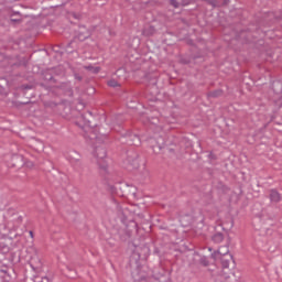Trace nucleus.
Returning <instances> with one entry per match:
<instances>
[{"mask_svg":"<svg viewBox=\"0 0 282 282\" xmlns=\"http://www.w3.org/2000/svg\"><path fill=\"white\" fill-rule=\"evenodd\" d=\"M96 158H97V164L99 167V171L101 173V175H105V173H107V160H105L107 158V150L102 149V148H97L96 149Z\"/></svg>","mask_w":282,"mask_h":282,"instance_id":"obj_1","label":"nucleus"},{"mask_svg":"<svg viewBox=\"0 0 282 282\" xmlns=\"http://www.w3.org/2000/svg\"><path fill=\"white\" fill-rule=\"evenodd\" d=\"M148 143L150 144L152 151H154V153H160V151H162V148L164 147V138L159 137L158 139L155 138H150L148 140Z\"/></svg>","mask_w":282,"mask_h":282,"instance_id":"obj_2","label":"nucleus"},{"mask_svg":"<svg viewBox=\"0 0 282 282\" xmlns=\"http://www.w3.org/2000/svg\"><path fill=\"white\" fill-rule=\"evenodd\" d=\"M66 159L68 162H70V164H74L75 166H83V163L80 162V154L74 150L68 152Z\"/></svg>","mask_w":282,"mask_h":282,"instance_id":"obj_3","label":"nucleus"},{"mask_svg":"<svg viewBox=\"0 0 282 282\" xmlns=\"http://www.w3.org/2000/svg\"><path fill=\"white\" fill-rule=\"evenodd\" d=\"M21 226V218L15 217L12 220H8L6 225H3V230H9V232H12V230H17Z\"/></svg>","mask_w":282,"mask_h":282,"instance_id":"obj_4","label":"nucleus"},{"mask_svg":"<svg viewBox=\"0 0 282 282\" xmlns=\"http://www.w3.org/2000/svg\"><path fill=\"white\" fill-rule=\"evenodd\" d=\"M221 267H223V271L220 273V276H223L224 279H228L230 275V260L228 259H221Z\"/></svg>","mask_w":282,"mask_h":282,"instance_id":"obj_5","label":"nucleus"},{"mask_svg":"<svg viewBox=\"0 0 282 282\" xmlns=\"http://www.w3.org/2000/svg\"><path fill=\"white\" fill-rule=\"evenodd\" d=\"M127 144L140 147V144H142V139H140L138 134H129L127 139Z\"/></svg>","mask_w":282,"mask_h":282,"instance_id":"obj_6","label":"nucleus"},{"mask_svg":"<svg viewBox=\"0 0 282 282\" xmlns=\"http://www.w3.org/2000/svg\"><path fill=\"white\" fill-rule=\"evenodd\" d=\"M269 199H270L271 204H279V202H281L282 197H281V194L279 193V191L270 189L269 191Z\"/></svg>","mask_w":282,"mask_h":282,"instance_id":"obj_7","label":"nucleus"},{"mask_svg":"<svg viewBox=\"0 0 282 282\" xmlns=\"http://www.w3.org/2000/svg\"><path fill=\"white\" fill-rule=\"evenodd\" d=\"M228 252H230V249L228 246H223V247H219V249L217 251H215L212 257L214 259H219V256L220 257H226V254H228Z\"/></svg>","mask_w":282,"mask_h":282,"instance_id":"obj_8","label":"nucleus"},{"mask_svg":"<svg viewBox=\"0 0 282 282\" xmlns=\"http://www.w3.org/2000/svg\"><path fill=\"white\" fill-rule=\"evenodd\" d=\"M171 6H173V8H180V6H188V3H191V1L188 0H170Z\"/></svg>","mask_w":282,"mask_h":282,"instance_id":"obj_9","label":"nucleus"},{"mask_svg":"<svg viewBox=\"0 0 282 282\" xmlns=\"http://www.w3.org/2000/svg\"><path fill=\"white\" fill-rule=\"evenodd\" d=\"M84 69H87V72H90V74H98L100 72V67L94 65H86L84 66Z\"/></svg>","mask_w":282,"mask_h":282,"instance_id":"obj_10","label":"nucleus"},{"mask_svg":"<svg viewBox=\"0 0 282 282\" xmlns=\"http://www.w3.org/2000/svg\"><path fill=\"white\" fill-rule=\"evenodd\" d=\"M212 239H213L214 243H221V241H224V234L217 232L213 236Z\"/></svg>","mask_w":282,"mask_h":282,"instance_id":"obj_11","label":"nucleus"},{"mask_svg":"<svg viewBox=\"0 0 282 282\" xmlns=\"http://www.w3.org/2000/svg\"><path fill=\"white\" fill-rule=\"evenodd\" d=\"M144 36H151L152 34H155V28L148 26L143 30Z\"/></svg>","mask_w":282,"mask_h":282,"instance_id":"obj_12","label":"nucleus"},{"mask_svg":"<svg viewBox=\"0 0 282 282\" xmlns=\"http://www.w3.org/2000/svg\"><path fill=\"white\" fill-rule=\"evenodd\" d=\"M109 87H120V84L116 79L108 80Z\"/></svg>","mask_w":282,"mask_h":282,"instance_id":"obj_13","label":"nucleus"},{"mask_svg":"<svg viewBox=\"0 0 282 282\" xmlns=\"http://www.w3.org/2000/svg\"><path fill=\"white\" fill-rule=\"evenodd\" d=\"M148 122H150V124L158 126L159 122H160V119H158V118H151V119H148Z\"/></svg>","mask_w":282,"mask_h":282,"instance_id":"obj_14","label":"nucleus"},{"mask_svg":"<svg viewBox=\"0 0 282 282\" xmlns=\"http://www.w3.org/2000/svg\"><path fill=\"white\" fill-rule=\"evenodd\" d=\"M122 72H124V69L120 68L117 70V76H119L120 74H122Z\"/></svg>","mask_w":282,"mask_h":282,"instance_id":"obj_15","label":"nucleus"},{"mask_svg":"<svg viewBox=\"0 0 282 282\" xmlns=\"http://www.w3.org/2000/svg\"><path fill=\"white\" fill-rule=\"evenodd\" d=\"M12 23H17L19 20L17 19H11Z\"/></svg>","mask_w":282,"mask_h":282,"instance_id":"obj_16","label":"nucleus"},{"mask_svg":"<svg viewBox=\"0 0 282 282\" xmlns=\"http://www.w3.org/2000/svg\"><path fill=\"white\" fill-rule=\"evenodd\" d=\"M30 237L34 238V232L30 231Z\"/></svg>","mask_w":282,"mask_h":282,"instance_id":"obj_17","label":"nucleus"},{"mask_svg":"<svg viewBox=\"0 0 282 282\" xmlns=\"http://www.w3.org/2000/svg\"><path fill=\"white\" fill-rule=\"evenodd\" d=\"M228 3H230V0H225V4H228Z\"/></svg>","mask_w":282,"mask_h":282,"instance_id":"obj_18","label":"nucleus"},{"mask_svg":"<svg viewBox=\"0 0 282 282\" xmlns=\"http://www.w3.org/2000/svg\"><path fill=\"white\" fill-rule=\"evenodd\" d=\"M204 265H208V263L204 262Z\"/></svg>","mask_w":282,"mask_h":282,"instance_id":"obj_19","label":"nucleus"}]
</instances>
